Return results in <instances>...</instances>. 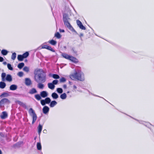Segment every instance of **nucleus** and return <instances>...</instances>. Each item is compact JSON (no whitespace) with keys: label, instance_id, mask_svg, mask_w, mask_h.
Here are the masks:
<instances>
[{"label":"nucleus","instance_id":"f257e3e1","mask_svg":"<svg viewBox=\"0 0 154 154\" xmlns=\"http://www.w3.org/2000/svg\"><path fill=\"white\" fill-rule=\"evenodd\" d=\"M46 74L43 70H39V72L34 76L35 80L37 83H44L46 81Z\"/></svg>","mask_w":154,"mask_h":154},{"label":"nucleus","instance_id":"f03ea898","mask_svg":"<svg viewBox=\"0 0 154 154\" xmlns=\"http://www.w3.org/2000/svg\"><path fill=\"white\" fill-rule=\"evenodd\" d=\"M63 20L64 25L72 32H74L76 34H78L77 32L74 29L69 23L70 19L69 15L66 13H63Z\"/></svg>","mask_w":154,"mask_h":154},{"label":"nucleus","instance_id":"7ed1b4c3","mask_svg":"<svg viewBox=\"0 0 154 154\" xmlns=\"http://www.w3.org/2000/svg\"><path fill=\"white\" fill-rule=\"evenodd\" d=\"M82 72L80 70L75 71V72L69 75L71 79L73 80H78L80 81L84 80L82 76Z\"/></svg>","mask_w":154,"mask_h":154},{"label":"nucleus","instance_id":"20e7f679","mask_svg":"<svg viewBox=\"0 0 154 154\" xmlns=\"http://www.w3.org/2000/svg\"><path fill=\"white\" fill-rule=\"evenodd\" d=\"M2 81L3 82L6 80L8 82H11L12 81V78L11 75L10 74H7L6 75L5 73L3 72L1 75Z\"/></svg>","mask_w":154,"mask_h":154},{"label":"nucleus","instance_id":"39448f33","mask_svg":"<svg viewBox=\"0 0 154 154\" xmlns=\"http://www.w3.org/2000/svg\"><path fill=\"white\" fill-rule=\"evenodd\" d=\"M29 112L30 115L32 117V124H33L35 123L37 118V116L34 110L32 108H30L29 110Z\"/></svg>","mask_w":154,"mask_h":154},{"label":"nucleus","instance_id":"423d86ee","mask_svg":"<svg viewBox=\"0 0 154 154\" xmlns=\"http://www.w3.org/2000/svg\"><path fill=\"white\" fill-rule=\"evenodd\" d=\"M29 52L26 51L22 55H18L17 57L18 60L19 61H23L24 58H27L29 56Z\"/></svg>","mask_w":154,"mask_h":154},{"label":"nucleus","instance_id":"0eeeda50","mask_svg":"<svg viewBox=\"0 0 154 154\" xmlns=\"http://www.w3.org/2000/svg\"><path fill=\"white\" fill-rule=\"evenodd\" d=\"M62 55L63 57L66 59H67L69 60H71L75 63L76 62L75 60H76V59L75 58L65 53H63Z\"/></svg>","mask_w":154,"mask_h":154},{"label":"nucleus","instance_id":"6e6552de","mask_svg":"<svg viewBox=\"0 0 154 154\" xmlns=\"http://www.w3.org/2000/svg\"><path fill=\"white\" fill-rule=\"evenodd\" d=\"M10 103V100L7 98L2 99L0 101V106L2 105H8Z\"/></svg>","mask_w":154,"mask_h":154},{"label":"nucleus","instance_id":"1a4fd4ad","mask_svg":"<svg viewBox=\"0 0 154 154\" xmlns=\"http://www.w3.org/2000/svg\"><path fill=\"white\" fill-rule=\"evenodd\" d=\"M51 100L49 97H46L45 100H41V103L42 106H44L46 104H48L51 102Z\"/></svg>","mask_w":154,"mask_h":154},{"label":"nucleus","instance_id":"9d476101","mask_svg":"<svg viewBox=\"0 0 154 154\" xmlns=\"http://www.w3.org/2000/svg\"><path fill=\"white\" fill-rule=\"evenodd\" d=\"M76 23L78 26L79 27L80 29L82 30H85L86 28L84 26L82 22L79 20H76Z\"/></svg>","mask_w":154,"mask_h":154},{"label":"nucleus","instance_id":"9b49d317","mask_svg":"<svg viewBox=\"0 0 154 154\" xmlns=\"http://www.w3.org/2000/svg\"><path fill=\"white\" fill-rule=\"evenodd\" d=\"M1 118L2 119H4L8 117V114L6 111H3L0 115Z\"/></svg>","mask_w":154,"mask_h":154},{"label":"nucleus","instance_id":"f8f14e48","mask_svg":"<svg viewBox=\"0 0 154 154\" xmlns=\"http://www.w3.org/2000/svg\"><path fill=\"white\" fill-rule=\"evenodd\" d=\"M25 81V84L27 86H29L32 84L31 80L29 78H26Z\"/></svg>","mask_w":154,"mask_h":154},{"label":"nucleus","instance_id":"ddd939ff","mask_svg":"<svg viewBox=\"0 0 154 154\" xmlns=\"http://www.w3.org/2000/svg\"><path fill=\"white\" fill-rule=\"evenodd\" d=\"M49 108L48 106H43L42 109V112L44 114H47L49 111Z\"/></svg>","mask_w":154,"mask_h":154},{"label":"nucleus","instance_id":"4468645a","mask_svg":"<svg viewBox=\"0 0 154 154\" xmlns=\"http://www.w3.org/2000/svg\"><path fill=\"white\" fill-rule=\"evenodd\" d=\"M23 143V142L22 141H19L14 144L13 145V147L14 148H20L21 147V145Z\"/></svg>","mask_w":154,"mask_h":154},{"label":"nucleus","instance_id":"2eb2a0df","mask_svg":"<svg viewBox=\"0 0 154 154\" xmlns=\"http://www.w3.org/2000/svg\"><path fill=\"white\" fill-rule=\"evenodd\" d=\"M143 125L146 126V127L149 128L150 130L152 131V130L151 129V128L149 127V125H151V126H154L153 125L151 124L149 122H144L143 123Z\"/></svg>","mask_w":154,"mask_h":154},{"label":"nucleus","instance_id":"dca6fc26","mask_svg":"<svg viewBox=\"0 0 154 154\" xmlns=\"http://www.w3.org/2000/svg\"><path fill=\"white\" fill-rule=\"evenodd\" d=\"M40 96L42 97H45L48 96L47 92L45 91H43L40 93Z\"/></svg>","mask_w":154,"mask_h":154},{"label":"nucleus","instance_id":"f3484780","mask_svg":"<svg viewBox=\"0 0 154 154\" xmlns=\"http://www.w3.org/2000/svg\"><path fill=\"white\" fill-rule=\"evenodd\" d=\"M48 88L51 90L54 89L55 87V85H54L52 82L48 83Z\"/></svg>","mask_w":154,"mask_h":154},{"label":"nucleus","instance_id":"a211bd4d","mask_svg":"<svg viewBox=\"0 0 154 154\" xmlns=\"http://www.w3.org/2000/svg\"><path fill=\"white\" fill-rule=\"evenodd\" d=\"M37 92V91L36 89L34 88H33L29 90V93L30 94H32L36 93Z\"/></svg>","mask_w":154,"mask_h":154},{"label":"nucleus","instance_id":"6ab92c4d","mask_svg":"<svg viewBox=\"0 0 154 154\" xmlns=\"http://www.w3.org/2000/svg\"><path fill=\"white\" fill-rule=\"evenodd\" d=\"M50 76L52 77L53 78L56 79H57L60 78V76L57 74H49Z\"/></svg>","mask_w":154,"mask_h":154},{"label":"nucleus","instance_id":"aec40b11","mask_svg":"<svg viewBox=\"0 0 154 154\" xmlns=\"http://www.w3.org/2000/svg\"><path fill=\"white\" fill-rule=\"evenodd\" d=\"M17 86V85L14 84L11 85L10 87V89L11 90L14 91L16 90Z\"/></svg>","mask_w":154,"mask_h":154},{"label":"nucleus","instance_id":"412c9836","mask_svg":"<svg viewBox=\"0 0 154 154\" xmlns=\"http://www.w3.org/2000/svg\"><path fill=\"white\" fill-rule=\"evenodd\" d=\"M37 149L38 150H41L42 149V145L40 142H37L36 144Z\"/></svg>","mask_w":154,"mask_h":154},{"label":"nucleus","instance_id":"4be33fe9","mask_svg":"<svg viewBox=\"0 0 154 154\" xmlns=\"http://www.w3.org/2000/svg\"><path fill=\"white\" fill-rule=\"evenodd\" d=\"M6 84L4 82H0V88L2 89H3L5 87Z\"/></svg>","mask_w":154,"mask_h":154},{"label":"nucleus","instance_id":"5701e85b","mask_svg":"<svg viewBox=\"0 0 154 154\" xmlns=\"http://www.w3.org/2000/svg\"><path fill=\"white\" fill-rule=\"evenodd\" d=\"M38 83L37 85L38 88L40 89H43L44 87V85L42 83L39 82Z\"/></svg>","mask_w":154,"mask_h":154},{"label":"nucleus","instance_id":"b1692460","mask_svg":"<svg viewBox=\"0 0 154 154\" xmlns=\"http://www.w3.org/2000/svg\"><path fill=\"white\" fill-rule=\"evenodd\" d=\"M51 96L54 99H57L59 97L58 95L55 92H54L52 93Z\"/></svg>","mask_w":154,"mask_h":154},{"label":"nucleus","instance_id":"393cba45","mask_svg":"<svg viewBox=\"0 0 154 154\" xmlns=\"http://www.w3.org/2000/svg\"><path fill=\"white\" fill-rule=\"evenodd\" d=\"M1 52L2 54L5 56L7 54L8 51L5 49H3L1 51Z\"/></svg>","mask_w":154,"mask_h":154},{"label":"nucleus","instance_id":"a878e982","mask_svg":"<svg viewBox=\"0 0 154 154\" xmlns=\"http://www.w3.org/2000/svg\"><path fill=\"white\" fill-rule=\"evenodd\" d=\"M48 42L53 45H55L57 44L56 41L53 39L49 41Z\"/></svg>","mask_w":154,"mask_h":154},{"label":"nucleus","instance_id":"bb28decb","mask_svg":"<svg viewBox=\"0 0 154 154\" xmlns=\"http://www.w3.org/2000/svg\"><path fill=\"white\" fill-rule=\"evenodd\" d=\"M8 95L9 94L8 93L4 92L0 95V97L2 98L3 97H7L8 96Z\"/></svg>","mask_w":154,"mask_h":154},{"label":"nucleus","instance_id":"cd10ccee","mask_svg":"<svg viewBox=\"0 0 154 154\" xmlns=\"http://www.w3.org/2000/svg\"><path fill=\"white\" fill-rule=\"evenodd\" d=\"M24 66L23 63L22 62L19 63L17 65V67L20 69H21Z\"/></svg>","mask_w":154,"mask_h":154},{"label":"nucleus","instance_id":"c85d7f7f","mask_svg":"<svg viewBox=\"0 0 154 154\" xmlns=\"http://www.w3.org/2000/svg\"><path fill=\"white\" fill-rule=\"evenodd\" d=\"M50 103V104L49 106H54L56 105L57 103L56 101L53 100L51 102V101Z\"/></svg>","mask_w":154,"mask_h":154},{"label":"nucleus","instance_id":"c756f323","mask_svg":"<svg viewBox=\"0 0 154 154\" xmlns=\"http://www.w3.org/2000/svg\"><path fill=\"white\" fill-rule=\"evenodd\" d=\"M66 97V93H64L60 95V97L62 99H65Z\"/></svg>","mask_w":154,"mask_h":154},{"label":"nucleus","instance_id":"7c9ffc66","mask_svg":"<svg viewBox=\"0 0 154 154\" xmlns=\"http://www.w3.org/2000/svg\"><path fill=\"white\" fill-rule=\"evenodd\" d=\"M8 68L9 69L11 70H13V68L12 66L11 65L10 63H8L7 64Z\"/></svg>","mask_w":154,"mask_h":154},{"label":"nucleus","instance_id":"2f4dec72","mask_svg":"<svg viewBox=\"0 0 154 154\" xmlns=\"http://www.w3.org/2000/svg\"><path fill=\"white\" fill-rule=\"evenodd\" d=\"M55 36L58 38H60L61 37V35L59 32H57L55 34Z\"/></svg>","mask_w":154,"mask_h":154},{"label":"nucleus","instance_id":"473e14b6","mask_svg":"<svg viewBox=\"0 0 154 154\" xmlns=\"http://www.w3.org/2000/svg\"><path fill=\"white\" fill-rule=\"evenodd\" d=\"M16 57V54L15 52H14L12 53L11 58L12 60H14Z\"/></svg>","mask_w":154,"mask_h":154},{"label":"nucleus","instance_id":"72a5a7b5","mask_svg":"<svg viewBox=\"0 0 154 154\" xmlns=\"http://www.w3.org/2000/svg\"><path fill=\"white\" fill-rule=\"evenodd\" d=\"M16 103L17 104L20 105V106H25L23 102L19 100L17 101H16Z\"/></svg>","mask_w":154,"mask_h":154},{"label":"nucleus","instance_id":"f704fd0d","mask_svg":"<svg viewBox=\"0 0 154 154\" xmlns=\"http://www.w3.org/2000/svg\"><path fill=\"white\" fill-rule=\"evenodd\" d=\"M42 126L40 124H39L38 126L37 127V129L38 131H42Z\"/></svg>","mask_w":154,"mask_h":154},{"label":"nucleus","instance_id":"c9c22d12","mask_svg":"<svg viewBox=\"0 0 154 154\" xmlns=\"http://www.w3.org/2000/svg\"><path fill=\"white\" fill-rule=\"evenodd\" d=\"M57 91L58 92V93L60 94L62 93L63 92L62 89L61 88H57Z\"/></svg>","mask_w":154,"mask_h":154},{"label":"nucleus","instance_id":"e433bc0d","mask_svg":"<svg viewBox=\"0 0 154 154\" xmlns=\"http://www.w3.org/2000/svg\"><path fill=\"white\" fill-rule=\"evenodd\" d=\"M41 96L39 94H37L35 95V97L36 99L39 100L41 98Z\"/></svg>","mask_w":154,"mask_h":154},{"label":"nucleus","instance_id":"4c0bfd02","mask_svg":"<svg viewBox=\"0 0 154 154\" xmlns=\"http://www.w3.org/2000/svg\"><path fill=\"white\" fill-rule=\"evenodd\" d=\"M66 79L63 77H62L60 79V82H66Z\"/></svg>","mask_w":154,"mask_h":154},{"label":"nucleus","instance_id":"58836bf2","mask_svg":"<svg viewBox=\"0 0 154 154\" xmlns=\"http://www.w3.org/2000/svg\"><path fill=\"white\" fill-rule=\"evenodd\" d=\"M23 70L25 72H28L29 71V69L27 66H25L23 68Z\"/></svg>","mask_w":154,"mask_h":154},{"label":"nucleus","instance_id":"ea45409f","mask_svg":"<svg viewBox=\"0 0 154 154\" xmlns=\"http://www.w3.org/2000/svg\"><path fill=\"white\" fill-rule=\"evenodd\" d=\"M23 75V73L22 72H19L17 73V75L20 77H22Z\"/></svg>","mask_w":154,"mask_h":154},{"label":"nucleus","instance_id":"a19ab883","mask_svg":"<svg viewBox=\"0 0 154 154\" xmlns=\"http://www.w3.org/2000/svg\"><path fill=\"white\" fill-rule=\"evenodd\" d=\"M72 50L73 53L75 54H77V51L76 50V49H75V48H72Z\"/></svg>","mask_w":154,"mask_h":154},{"label":"nucleus","instance_id":"79ce46f5","mask_svg":"<svg viewBox=\"0 0 154 154\" xmlns=\"http://www.w3.org/2000/svg\"><path fill=\"white\" fill-rule=\"evenodd\" d=\"M58 81L57 80H53L52 82V83L54 85H56L58 84Z\"/></svg>","mask_w":154,"mask_h":154},{"label":"nucleus","instance_id":"37998d69","mask_svg":"<svg viewBox=\"0 0 154 154\" xmlns=\"http://www.w3.org/2000/svg\"><path fill=\"white\" fill-rule=\"evenodd\" d=\"M47 48V49L49 50L52 52H55L54 50L53 49L51 46H48Z\"/></svg>","mask_w":154,"mask_h":154},{"label":"nucleus","instance_id":"c03bdc74","mask_svg":"<svg viewBox=\"0 0 154 154\" xmlns=\"http://www.w3.org/2000/svg\"><path fill=\"white\" fill-rule=\"evenodd\" d=\"M122 113H124V114H125V115H127V116H129V117H131V118H132V119H134V120H136V121H139V120H138V119H135V118H133V117H132V116H129V115H127V114H125V113H123V112H122Z\"/></svg>","mask_w":154,"mask_h":154},{"label":"nucleus","instance_id":"a18cd8bd","mask_svg":"<svg viewBox=\"0 0 154 154\" xmlns=\"http://www.w3.org/2000/svg\"><path fill=\"white\" fill-rule=\"evenodd\" d=\"M42 48H45V49H47V48L48 46L47 45H45L44 44H43L42 45Z\"/></svg>","mask_w":154,"mask_h":154},{"label":"nucleus","instance_id":"49530a36","mask_svg":"<svg viewBox=\"0 0 154 154\" xmlns=\"http://www.w3.org/2000/svg\"><path fill=\"white\" fill-rule=\"evenodd\" d=\"M0 136L3 137H5V134L2 132H0Z\"/></svg>","mask_w":154,"mask_h":154},{"label":"nucleus","instance_id":"de8ad7c7","mask_svg":"<svg viewBox=\"0 0 154 154\" xmlns=\"http://www.w3.org/2000/svg\"><path fill=\"white\" fill-rule=\"evenodd\" d=\"M4 60V59L3 57H2L0 56V62H2Z\"/></svg>","mask_w":154,"mask_h":154},{"label":"nucleus","instance_id":"09e8293b","mask_svg":"<svg viewBox=\"0 0 154 154\" xmlns=\"http://www.w3.org/2000/svg\"><path fill=\"white\" fill-rule=\"evenodd\" d=\"M59 31L60 32H65V31L64 29H59Z\"/></svg>","mask_w":154,"mask_h":154},{"label":"nucleus","instance_id":"8fccbe9b","mask_svg":"<svg viewBox=\"0 0 154 154\" xmlns=\"http://www.w3.org/2000/svg\"><path fill=\"white\" fill-rule=\"evenodd\" d=\"M79 36L81 38V40H82V38H81V37L83 36V34H82V33H80V34L79 35Z\"/></svg>","mask_w":154,"mask_h":154},{"label":"nucleus","instance_id":"3c124183","mask_svg":"<svg viewBox=\"0 0 154 154\" xmlns=\"http://www.w3.org/2000/svg\"><path fill=\"white\" fill-rule=\"evenodd\" d=\"M139 123L140 124H143V122H144V121H138Z\"/></svg>","mask_w":154,"mask_h":154},{"label":"nucleus","instance_id":"603ef678","mask_svg":"<svg viewBox=\"0 0 154 154\" xmlns=\"http://www.w3.org/2000/svg\"><path fill=\"white\" fill-rule=\"evenodd\" d=\"M38 131V134L39 135V137L40 138V134L41 132V131Z\"/></svg>","mask_w":154,"mask_h":154},{"label":"nucleus","instance_id":"864d4df0","mask_svg":"<svg viewBox=\"0 0 154 154\" xmlns=\"http://www.w3.org/2000/svg\"><path fill=\"white\" fill-rule=\"evenodd\" d=\"M67 86L66 85H63V88L64 89H66V88Z\"/></svg>","mask_w":154,"mask_h":154},{"label":"nucleus","instance_id":"5fc2aeb1","mask_svg":"<svg viewBox=\"0 0 154 154\" xmlns=\"http://www.w3.org/2000/svg\"><path fill=\"white\" fill-rule=\"evenodd\" d=\"M47 132V131L46 130H44L43 131V132L44 133H46Z\"/></svg>","mask_w":154,"mask_h":154},{"label":"nucleus","instance_id":"6e6d98bb","mask_svg":"<svg viewBox=\"0 0 154 154\" xmlns=\"http://www.w3.org/2000/svg\"><path fill=\"white\" fill-rule=\"evenodd\" d=\"M3 64L4 65H6L7 64V63L6 62H4L3 63Z\"/></svg>","mask_w":154,"mask_h":154},{"label":"nucleus","instance_id":"4d7b16f0","mask_svg":"<svg viewBox=\"0 0 154 154\" xmlns=\"http://www.w3.org/2000/svg\"><path fill=\"white\" fill-rule=\"evenodd\" d=\"M73 88L74 89H76L77 88V87L75 85H74L73 86Z\"/></svg>","mask_w":154,"mask_h":154},{"label":"nucleus","instance_id":"13d9d810","mask_svg":"<svg viewBox=\"0 0 154 154\" xmlns=\"http://www.w3.org/2000/svg\"><path fill=\"white\" fill-rule=\"evenodd\" d=\"M0 154H2V152L1 150L0 149Z\"/></svg>","mask_w":154,"mask_h":154},{"label":"nucleus","instance_id":"bf43d9fd","mask_svg":"<svg viewBox=\"0 0 154 154\" xmlns=\"http://www.w3.org/2000/svg\"><path fill=\"white\" fill-rule=\"evenodd\" d=\"M36 138H37V137H35L34 138V140H35L36 139Z\"/></svg>","mask_w":154,"mask_h":154},{"label":"nucleus","instance_id":"052dcab7","mask_svg":"<svg viewBox=\"0 0 154 154\" xmlns=\"http://www.w3.org/2000/svg\"><path fill=\"white\" fill-rule=\"evenodd\" d=\"M69 84H70V85H71V82H70V81H69Z\"/></svg>","mask_w":154,"mask_h":154},{"label":"nucleus","instance_id":"680f3d73","mask_svg":"<svg viewBox=\"0 0 154 154\" xmlns=\"http://www.w3.org/2000/svg\"><path fill=\"white\" fill-rule=\"evenodd\" d=\"M40 154H43V153H42V152H40Z\"/></svg>","mask_w":154,"mask_h":154},{"label":"nucleus","instance_id":"e2e57ef3","mask_svg":"<svg viewBox=\"0 0 154 154\" xmlns=\"http://www.w3.org/2000/svg\"><path fill=\"white\" fill-rule=\"evenodd\" d=\"M93 95H94V96H97V95H94V94H93Z\"/></svg>","mask_w":154,"mask_h":154},{"label":"nucleus","instance_id":"0e129e2a","mask_svg":"<svg viewBox=\"0 0 154 154\" xmlns=\"http://www.w3.org/2000/svg\"><path fill=\"white\" fill-rule=\"evenodd\" d=\"M40 119H38V121H39V120H40Z\"/></svg>","mask_w":154,"mask_h":154},{"label":"nucleus","instance_id":"69168bd1","mask_svg":"<svg viewBox=\"0 0 154 154\" xmlns=\"http://www.w3.org/2000/svg\"><path fill=\"white\" fill-rule=\"evenodd\" d=\"M27 61V60H25V61Z\"/></svg>","mask_w":154,"mask_h":154},{"label":"nucleus","instance_id":"338daca9","mask_svg":"<svg viewBox=\"0 0 154 154\" xmlns=\"http://www.w3.org/2000/svg\"><path fill=\"white\" fill-rule=\"evenodd\" d=\"M64 48H66V47L65 46V47H64Z\"/></svg>","mask_w":154,"mask_h":154}]
</instances>
